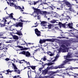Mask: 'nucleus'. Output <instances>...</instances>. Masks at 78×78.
I'll list each match as a JSON object with an SVG mask.
<instances>
[{"label":"nucleus","instance_id":"412c9836","mask_svg":"<svg viewBox=\"0 0 78 78\" xmlns=\"http://www.w3.org/2000/svg\"><path fill=\"white\" fill-rule=\"evenodd\" d=\"M1 50H3L4 52H5V51H7V50H8V48H0Z\"/></svg>","mask_w":78,"mask_h":78},{"label":"nucleus","instance_id":"5fc2aeb1","mask_svg":"<svg viewBox=\"0 0 78 78\" xmlns=\"http://www.w3.org/2000/svg\"><path fill=\"white\" fill-rule=\"evenodd\" d=\"M49 42H53V40H52L51 39H49Z\"/></svg>","mask_w":78,"mask_h":78},{"label":"nucleus","instance_id":"dca6fc26","mask_svg":"<svg viewBox=\"0 0 78 78\" xmlns=\"http://www.w3.org/2000/svg\"><path fill=\"white\" fill-rule=\"evenodd\" d=\"M30 67H31L32 69V70H34V71H32V72H34L35 73H36V70H35V69H36V66H29Z\"/></svg>","mask_w":78,"mask_h":78},{"label":"nucleus","instance_id":"79ce46f5","mask_svg":"<svg viewBox=\"0 0 78 78\" xmlns=\"http://www.w3.org/2000/svg\"><path fill=\"white\" fill-rule=\"evenodd\" d=\"M17 72L18 74H20V71L19 70V69L16 72Z\"/></svg>","mask_w":78,"mask_h":78},{"label":"nucleus","instance_id":"052dcab7","mask_svg":"<svg viewBox=\"0 0 78 78\" xmlns=\"http://www.w3.org/2000/svg\"><path fill=\"white\" fill-rule=\"evenodd\" d=\"M14 72H17V70L16 69H15Z\"/></svg>","mask_w":78,"mask_h":78},{"label":"nucleus","instance_id":"72a5a7b5","mask_svg":"<svg viewBox=\"0 0 78 78\" xmlns=\"http://www.w3.org/2000/svg\"><path fill=\"white\" fill-rule=\"evenodd\" d=\"M6 72H7V73H9L10 72V73H11L12 72H14V71L12 70V71H10L9 70V69L8 70H6Z\"/></svg>","mask_w":78,"mask_h":78},{"label":"nucleus","instance_id":"c03bdc74","mask_svg":"<svg viewBox=\"0 0 78 78\" xmlns=\"http://www.w3.org/2000/svg\"><path fill=\"white\" fill-rule=\"evenodd\" d=\"M49 55L50 56H54V55H55V53H51Z\"/></svg>","mask_w":78,"mask_h":78},{"label":"nucleus","instance_id":"ddd939ff","mask_svg":"<svg viewBox=\"0 0 78 78\" xmlns=\"http://www.w3.org/2000/svg\"><path fill=\"white\" fill-rule=\"evenodd\" d=\"M47 22L44 21L41 22L40 23V25L43 27H46L47 25Z\"/></svg>","mask_w":78,"mask_h":78},{"label":"nucleus","instance_id":"3c124183","mask_svg":"<svg viewBox=\"0 0 78 78\" xmlns=\"http://www.w3.org/2000/svg\"><path fill=\"white\" fill-rule=\"evenodd\" d=\"M7 22V20H6V19H4V22H5V24H6V23Z\"/></svg>","mask_w":78,"mask_h":78},{"label":"nucleus","instance_id":"a211bd4d","mask_svg":"<svg viewBox=\"0 0 78 78\" xmlns=\"http://www.w3.org/2000/svg\"><path fill=\"white\" fill-rule=\"evenodd\" d=\"M41 12H42V14H41L43 15V16H44V17H47V16H46V15H47V11H41Z\"/></svg>","mask_w":78,"mask_h":78},{"label":"nucleus","instance_id":"774afa93","mask_svg":"<svg viewBox=\"0 0 78 78\" xmlns=\"http://www.w3.org/2000/svg\"><path fill=\"white\" fill-rule=\"evenodd\" d=\"M75 54H76V55H78V52H76Z\"/></svg>","mask_w":78,"mask_h":78},{"label":"nucleus","instance_id":"a18cd8bd","mask_svg":"<svg viewBox=\"0 0 78 78\" xmlns=\"http://www.w3.org/2000/svg\"><path fill=\"white\" fill-rule=\"evenodd\" d=\"M17 47H18V48H23V47L20 46H17Z\"/></svg>","mask_w":78,"mask_h":78},{"label":"nucleus","instance_id":"423d86ee","mask_svg":"<svg viewBox=\"0 0 78 78\" xmlns=\"http://www.w3.org/2000/svg\"><path fill=\"white\" fill-rule=\"evenodd\" d=\"M34 12L37 14V19L38 20H40L41 19V16L39 14H42V11L40 9L34 8Z\"/></svg>","mask_w":78,"mask_h":78},{"label":"nucleus","instance_id":"0e129e2a","mask_svg":"<svg viewBox=\"0 0 78 78\" xmlns=\"http://www.w3.org/2000/svg\"><path fill=\"white\" fill-rule=\"evenodd\" d=\"M12 19H13V20H16V19L14 18H12Z\"/></svg>","mask_w":78,"mask_h":78},{"label":"nucleus","instance_id":"5701e85b","mask_svg":"<svg viewBox=\"0 0 78 78\" xmlns=\"http://www.w3.org/2000/svg\"><path fill=\"white\" fill-rule=\"evenodd\" d=\"M13 39H15V40H18V39H19V37H18V36L14 35L13 36Z\"/></svg>","mask_w":78,"mask_h":78},{"label":"nucleus","instance_id":"f03ea898","mask_svg":"<svg viewBox=\"0 0 78 78\" xmlns=\"http://www.w3.org/2000/svg\"><path fill=\"white\" fill-rule=\"evenodd\" d=\"M73 57V55H72V54L70 53V52H69L68 53L67 55L65 56H64V58L66 59V60L63 62V63L61 64V65L58 66V68L59 69H61V68H64V66L66 64H70V63L68 62H69L71 60L69 59V58H72Z\"/></svg>","mask_w":78,"mask_h":78},{"label":"nucleus","instance_id":"338daca9","mask_svg":"<svg viewBox=\"0 0 78 78\" xmlns=\"http://www.w3.org/2000/svg\"><path fill=\"white\" fill-rule=\"evenodd\" d=\"M76 2V3H78V1H77L76 0H75Z\"/></svg>","mask_w":78,"mask_h":78},{"label":"nucleus","instance_id":"8fccbe9b","mask_svg":"<svg viewBox=\"0 0 78 78\" xmlns=\"http://www.w3.org/2000/svg\"><path fill=\"white\" fill-rule=\"evenodd\" d=\"M5 61H9V58H5Z\"/></svg>","mask_w":78,"mask_h":78},{"label":"nucleus","instance_id":"f704fd0d","mask_svg":"<svg viewBox=\"0 0 78 78\" xmlns=\"http://www.w3.org/2000/svg\"><path fill=\"white\" fill-rule=\"evenodd\" d=\"M36 24H37L36 26H33V27H37L38 26L37 25H38V24H39V23L38 24L37 22L36 23H35V25H36Z\"/></svg>","mask_w":78,"mask_h":78},{"label":"nucleus","instance_id":"f8f14e48","mask_svg":"<svg viewBox=\"0 0 78 78\" xmlns=\"http://www.w3.org/2000/svg\"><path fill=\"white\" fill-rule=\"evenodd\" d=\"M46 41H49V39H40L39 41V43L41 44H42L43 43H45Z\"/></svg>","mask_w":78,"mask_h":78},{"label":"nucleus","instance_id":"4d7b16f0","mask_svg":"<svg viewBox=\"0 0 78 78\" xmlns=\"http://www.w3.org/2000/svg\"><path fill=\"white\" fill-rule=\"evenodd\" d=\"M28 65H30V62H27V65H28Z\"/></svg>","mask_w":78,"mask_h":78},{"label":"nucleus","instance_id":"6e6d98bb","mask_svg":"<svg viewBox=\"0 0 78 78\" xmlns=\"http://www.w3.org/2000/svg\"><path fill=\"white\" fill-rule=\"evenodd\" d=\"M31 5H34V2H31L30 3Z\"/></svg>","mask_w":78,"mask_h":78},{"label":"nucleus","instance_id":"b1692460","mask_svg":"<svg viewBox=\"0 0 78 78\" xmlns=\"http://www.w3.org/2000/svg\"><path fill=\"white\" fill-rule=\"evenodd\" d=\"M40 2H41L42 4H45V3H45L46 0H39Z\"/></svg>","mask_w":78,"mask_h":78},{"label":"nucleus","instance_id":"4c0bfd02","mask_svg":"<svg viewBox=\"0 0 78 78\" xmlns=\"http://www.w3.org/2000/svg\"><path fill=\"white\" fill-rule=\"evenodd\" d=\"M28 49H30V48H23V50H28Z\"/></svg>","mask_w":78,"mask_h":78},{"label":"nucleus","instance_id":"09e8293b","mask_svg":"<svg viewBox=\"0 0 78 78\" xmlns=\"http://www.w3.org/2000/svg\"><path fill=\"white\" fill-rule=\"evenodd\" d=\"M42 68H40L39 69V71H40V72H41V71L42 70Z\"/></svg>","mask_w":78,"mask_h":78},{"label":"nucleus","instance_id":"cd10ccee","mask_svg":"<svg viewBox=\"0 0 78 78\" xmlns=\"http://www.w3.org/2000/svg\"><path fill=\"white\" fill-rule=\"evenodd\" d=\"M6 30H10V31H13L14 30V29L10 27H9V29H8V28L5 27Z\"/></svg>","mask_w":78,"mask_h":78},{"label":"nucleus","instance_id":"393cba45","mask_svg":"<svg viewBox=\"0 0 78 78\" xmlns=\"http://www.w3.org/2000/svg\"><path fill=\"white\" fill-rule=\"evenodd\" d=\"M16 34H17L19 36H22V34L21 33V31H17V33H16Z\"/></svg>","mask_w":78,"mask_h":78},{"label":"nucleus","instance_id":"603ef678","mask_svg":"<svg viewBox=\"0 0 78 78\" xmlns=\"http://www.w3.org/2000/svg\"><path fill=\"white\" fill-rule=\"evenodd\" d=\"M45 78H49V76H45Z\"/></svg>","mask_w":78,"mask_h":78},{"label":"nucleus","instance_id":"4468645a","mask_svg":"<svg viewBox=\"0 0 78 78\" xmlns=\"http://www.w3.org/2000/svg\"><path fill=\"white\" fill-rule=\"evenodd\" d=\"M13 6L16 8V9H21L20 10V11H22V12L23 11V9H22V8H21V7L20 6H17L15 4V5H14V6Z\"/></svg>","mask_w":78,"mask_h":78},{"label":"nucleus","instance_id":"7ed1b4c3","mask_svg":"<svg viewBox=\"0 0 78 78\" xmlns=\"http://www.w3.org/2000/svg\"><path fill=\"white\" fill-rule=\"evenodd\" d=\"M70 46V44L69 43H66V44L62 45L61 47H62L63 48H65V49H62V48H60L58 53H61V52H62V53L68 52L69 50V48H67V47H69Z\"/></svg>","mask_w":78,"mask_h":78},{"label":"nucleus","instance_id":"864d4df0","mask_svg":"<svg viewBox=\"0 0 78 78\" xmlns=\"http://www.w3.org/2000/svg\"><path fill=\"white\" fill-rule=\"evenodd\" d=\"M39 49H37L35 50L34 51H36V52L37 51H39Z\"/></svg>","mask_w":78,"mask_h":78},{"label":"nucleus","instance_id":"2f4dec72","mask_svg":"<svg viewBox=\"0 0 78 78\" xmlns=\"http://www.w3.org/2000/svg\"><path fill=\"white\" fill-rule=\"evenodd\" d=\"M40 1L39 0L37 1V2H34V1H33V2H34V5H36V4H37V3H39V2H40Z\"/></svg>","mask_w":78,"mask_h":78},{"label":"nucleus","instance_id":"473e14b6","mask_svg":"<svg viewBox=\"0 0 78 78\" xmlns=\"http://www.w3.org/2000/svg\"><path fill=\"white\" fill-rule=\"evenodd\" d=\"M10 6H14V5H15V4H14V3L13 2L11 3V2H10Z\"/></svg>","mask_w":78,"mask_h":78},{"label":"nucleus","instance_id":"4be33fe9","mask_svg":"<svg viewBox=\"0 0 78 78\" xmlns=\"http://www.w3.org/2000/svg\"><path fill=\"white\" fill-rule=\"evenodd\" d=\"M62 16H64V17H69L68 13H64L63 14H62Z\"/></svg>","mask_w":78,"mask_h":78},{"label":"nucleus","instance_id":"20e7f679","mask_svg":"<svg viewBox=\"0 0 78 78\" xmlns=\"http://www.w3.org/2000/svg\"><path fill=\"white\" fill-rule=\"evenodd\" d=\"M59 54H57L55 58L54 57H50V58H49V62L51 61V62H49V66H51V65L54 64H55V62L57 61V59L59 57Z\"/></svg>","mask_w":78,"mask_h":78},{"label":"nucleus","instance_id":"a19ab883","mask_svg":"<svg viewBox=\"0 0 78 78\" xmlns=\"http://www.w3.org/2000/svg\"><path fill=\"white\" fill-rule=\"evenodd\" d=\"M9 16H10V17H11V18H12L13 17V16H12V13L10 14V15H9Z\"/></svg>","mask_w":78,"mask_h":78},{"label":"nucleus","instance_id":"680f3d73","mask_svg":"<svg viewBox=\"0 0 78 78\" xmlns=\"http://www.w3.org/2000/svg\"><path fill=\"white\" fill-rule=\"evenodd\" d=\"M11 35L13 37V36H14V35H13L12 34H11Z\"/></svg>","mask_w":78,"mask_h":78},{"label":"nucleus","instance_id":"37998d69","mask_svg":"<svg viewBox=\"0 0 78 78\" xmlns=\"http://www.w3.org/2000/svg\"><path fill=\"white\" fill-rule=\"evenodd\" d=\"M1 57H0V58L1 57H4L5 56V55L3 53H2L1 55Z\"/></svg>","mask_w":78,"mask_h":78},{"label":"nucleus","instance_id":"c756f323","mask_svg":"<svg viewBox=\"0 0 78 78\" xmlns=\"http://www.w3.org/2000/svg\"><path fill=\"white\" fill-rule=\"evenodd\" d=\"M24 42L25 43V44H23V45H25L26 44L27 46V47H28V45H31V43H26L25 41H24Z\"/></svg>","mask_w":78,"mask_h":78},{"label":"nucleus","instance_id":"6ab92c4d","mask_svg":"<svg viewBox=\"0 0 78 78\" xmlns=\"http://www.w3.org/2000/svg\"><path fill=\"white\" fill-rule=\"evenodd\" d=\"M5 23L4 22V21H2V23H1V27H5Z\"/></svg>","mask_w":78,"mask_h":78},{"label":"nucleus","instance_id":"bf43d9fd","mask_svg":"<svg viewBox=\"0 0 78 78\" xmlns=\"http://www.w3.org/2000/svg\"><path fill=\"white\" fill-rule=\"evenodd\" d=\"M20 61H24L25 62V61L24 59L22 60H20Z\"/></svg>","mask_w":78,"mask_h":78},{"label":"nucleus","instance_id":"e2e57ef3","mask_svg":"<svg viewBox=\"0 0 78 78\" xmlns=\"http://www.w3.org/2000/svg\"><path fill=\"white\" fill-rule=\"evenodd\" d=\"M13 78H17V76H15L13 77Z\"/></svg>","mask_w":78,"mask_h":78},{"label":"nucleus","instance_id":"a878e982","mask_svg":"<svg viewBox=\"0 0 78 78\" xmlns=\"http://www.w3.org/2000/svg\"><path fill=\"white\" fill-rule=\"evenodd\" d=\"M12 66H13V67L14 68V69H16V70H18V69L17 68V67H16V65H15V64H14V63H13L12 62Z\"/></svg>","mask_w":78,"mask_h":78},{"label":"nucleus","instance_id":"c85d7f7f","mask_svg":"<svg viewBox=\"0 0 78 78\" xmlns=\"http://www.w3.org/2000/svg\"><path fill=\"white\" fill-rule=\"evenodd\" d=\"M26 51H23L21 52L19 54H21L22 55H25Z\"/></svg>","mask_w":78,"mask_h":78},{"label":"nucleus","instance_id":"bb28decb","mask_svg":"<svg viewBox=\"0 0 78 78\" xmlns=\"http://www.w3.org/2000/svg\"><path fill=\"white\" fill-rule=\"evenodd\" d=\"M78 69V67H75V68H68L66 69V70H73V69Z\"/></svg>","mask_w":78,"mask_h":78},{"label":"nucleus","instance_id":"2eb2a0df","mask_svg":"<svg viewBox=\"0 0 78 78\" xmlns=\"http://www.w3.org/2000/svg\"><path fill=\"white\" fill-rule=\"evenodd\" d=\"M22 17L21 16H20V18H19V19H20V21L21 22H23V23H24V24H27V23L28 21H25L24 20H22Z\"/></svg>","mask_w":78,"mask_h":78},{"label":"nucleus","instance_id":"0eeeda50","mask_svg":"<svg viewBox=\"0 0 78 78\" xmlns=\"http://www.w3.org/2000/svg\"><path fill=\"white\" fill-rule=\"evenodd\" d=\"M62 2V5L63 6H64L67 5V6L69 7V8H72V5L68 1Z\"/></svg>","mask_w":78,"mask_h":78},{"label":"nucleus","instance_id":"13d9d810","mask_svg":"<svg viewBox=\"0 0 78 78\" xmlns=\"http://www.w3.org/2000/svg\"><path fill=\"white\" fill-rule=\"evenodd\" d=\"M41 50H44V48H42V47H41Z\"/></svg>","mask_w":78,"mask_h":78},{"label":"nucleus","instance_id":"aec40b11","mask_svg":"<svg viewBox=\"0 0 78 78\" xmlns=\"http://www.w3.org/2000/svg\"><path fill=\"white\" fill-rule=\"evenodd\" d=\"M30 15H31V16H33L34 17H37V14L34 12H33V14H30Z\"/></svg>","mask_w":78,"mask_h":78},{"label":"nucleus","instance_id":"9d476101","mask_svg":"<svg viewBox=\"0 0 78 78\" xmlns=\"http://www.w3.org/2000/svg\"><path fill=\"white\" fill-rule=\"evenodd\" d=\"M50 16H51V15L52 16L53 15L54 17H58L59 15L56 12H53L52 11H50L49 12Z\"/></svg>","mask_w":78,"mask_h":78},{"label":"nucleus","instance_id":"69168bd1","mask_svg":"<svg viewBox=\"0 0 78 78\" xmlns=\"http://www.w3.org/2000/svg\"><path fill=\"white\" fill-rule=\"evenodd\" d=\"M51 24H49V29L50 28V27H51Z\"/></svg>","mask_w":78,"mask_h":78},{"label":"nucleus","instance_id":"c9c22d12","mask_svg":"<svg viewBox=\"0 0 78 78\" xmlns=\"http://www.w3.org/2000/svg\"><path fill=\"white\" fill-rule=\"evenodd\" d=\"M43 61H45L47 60V58H46V57H45V56H44V57H43Z\"/></svg>","mask_w":78,"mask_h":78},{"label":"nucleus","instance_id":"58836bf2","mask_svg":"<svg viewBox=\"0 0 78 78\" xmlns=\"http://www.w3.org/2000/svg\"><path fill=\"white\" fill-rule=\"evenodd\" d=\"M9 17H10L9 16H5L4 18H3V20H4V19H8V18H9Z\"/></svg>","mask_w":78,"mask_h":78},{"label":"nucleus","instance_id":"f257e3e1","mask_svg":"<svg viewBox=\"0 0 78 78\" xmlns=\"http://www.w3.org/2000/svg\"><path fill=\"white\" fill-rule=\"evenodd\" d=\"M51 23H58V25H60V27H63V28H67V27H69V28H70L71 30L73 29V23H69L68 24H66V23L63 24L61 22H59L58 20H53L50 22Z\"/></svg>","mask_w":78,"mask_h":78},{"label":"nucleus","instance_id":"49530a36","mask_svg":"<svg viewBox=\"0 0 78 78\" xmlns=\"http://www.w3.org/2000/svg\"><path fill=\"white\" fill-rule=\"evenodd\" d=\"M69 11H73V9L72 8H69Z\"/></svg>","mask_w":78,"mask_h":78},{"label":"nucleus","instance_id":"9b49d317","mask_svg":"<svg viewBox=\"0 0 78 78\" xmlns=\"http://www.w3.org/2000/svg\"><path fill=\"white\" fill-rule=\"evenodd\" d=\"M35 32L37 36H38L39 37L41 36V32L38 30L37 28H36L35 29Z\"/></svg>","mask_w":78,"mask_h":78},{"label":"nucleus","instance_id":"ea45409f","mask_svg":"<svg viewBox=\"0 0 78 78\" xmlns=\"http://www.w3.org/2000/svg\"><path fill=\"white\" fill-rule=\"evenodd\" d=\"M27 67L28 68V69L29 70V69H30V68H29V67H30V66H27V67H24V68L23 69V70H25V69H27Z\"/></svg>","mask_w":78,"mask_h":78},{"label":"nucleus","instance_id":"39448f33","mask_svg":"<svg viewBox=\"0 0 78 78\" xmlns=\"http://www.w3.org/2000/svg\"><path fill=\"white\" fill-rule=\"evenodd\" d=\"M42 66L43 67H45V66L46 65H47V66H48V67L46 68V69H45L44 71H43L42 73L43 74V75H46V74H47L48 73V70H49V67L48 66H49V63H45V64H44V63L42 62Z\"/></svg>","mask_w":78,"mask_h":78},{"label":"nucleus","instance_id":"de8ad7c7","mask_svg":"<svg viewBox=\"0 0 78 78\" xmlns=\"http://www.w3.org/2000/svg\"><path fill=\"white\" fill-rule=\"evenodd\" d=\"M54 68L55 69H58V68H59V67L58 66H56L54 67Z\"/></svg>","mask_w":78,"mask_h":78},{"label":"nucleus","instance_id":"6e6552de","mask_svg":"<svg viewBox=\"0 0 78 78\" xmlns=\"http://www.w3.org/2000/svg\"><path fill=\"white\" fill-rule=\"evenodd\" d=\"M58 72H59V70H57L55 72L50 71L49 72V78H55V77L54 76H51L53 75H54V74H55V73H58Z\"/></svg>","mask_w":78,"mask_h":78},{"label":"nucleus","instance_id":"7c9ffc66","mask_svg":"<svg viewBox=\"0 0 78 78\" xmlns=\"http://www.w3.org/2000/svg\"><path fill=\"white\" fill-rule=\"evenodd\" d=\"M55 6H49V9H51L52 10H53V9H55Z\"/></svg>","mask_w":78,"mask_h":78},{"label":"nucleus","instance_id":"e433bc0d","mask_svg":"<svg viewBox=\"0 0 78 78\" xmlns=\"http://www.w3.org/2000/svg\"><path fill=\"white\" fill-rule=\"evenodd\" d=\"M54 69V67H53V66H51L49 68V69H51H51Z\"/></svg>","mask_w":78,"mask_h":78},{"label":"nucleus","instance_id":"1a4fd4ad","mask_svg":"<svg viewBox=\"0 0 78 78\" xmlns=\"http://www.w3.org/2000/svg\"><path fill=\"white\" fill-rule=\"evenodd\" d=\"M23 23L22 22H19L18 23H16L15 24L14 23L13 25V26L15 27H23Z\"/></svg>","mask_w":78,"mask_h":78},{"label":"nucleus","instance_id":"f3484780","mask_svg":"<svg viewBox=\"0 0 78 78\" xmlns=\"http://www.w3.org/2000/svg\"><path fill=\"white\" fill-rule=\"evenodd\" d=\"M26 57H30L31 56V54L28 51H26L25 54Z\"/></svg>","mask_w":78,"mask_h":78}]
</instances>
